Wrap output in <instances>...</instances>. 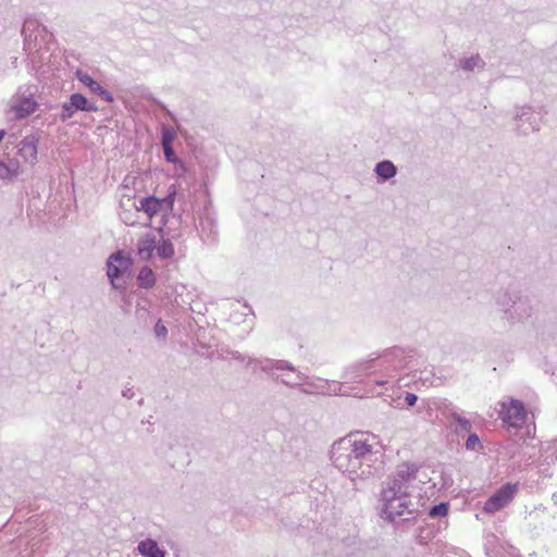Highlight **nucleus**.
Instances as JSON below:
<instances>
[{"mask_svg":"<svg viewBox=\"0 0 557 557\" xmlns=\"http://www.w3.org/2000/svg\"><path fill=\"white\" fill-rule=\"evenodd\" d=\"M414 354L416 351L413 348L394 346L384 350V352L377 357L370 358L369 360L360 361L351 366L347 370V373H351L352 377H359L363 374H368L372 369L379 367L386 374H392L405 369L413 358Z\"/></svg>","mask_w":557,"mask_h":557,"instance_id":"nucleus-3","label":"nucleus"},{"mask_svg":"<svg viewBox=\"0 0 557 557\" xmlns=\"http://www.w3.org/2000/svg\"><path fill=\"white\" fill-rule=\"evenodd\" d=\"M164 158L169 163L177 164L180 162L178 157L176 156L173 145L162 146Z\"/></svg>","mask_w":557,"mask_h":557,"instance_id":"nucleus-26","label":"nucleus"},{"mask_svg":"<svg viewBox=\"0 0 557 557\" xmlns=\"http://www.w3.org/2000/svg\"><path fill=\"white\" fill-rule=\"evenodd\" d=\"M232 359L237 361H244L246 358L244 355H242L239 351L233 350L230 352Z\"/></svg>","mask_w":557,"mask_h":557,"instance_id":"nucleus-37","label":"nucleus"},{"mask_svg":"<svg viewBox=\"0 0 557 557\" xmlns=\"http://www.w3.org/2000/svg\"><path fill=\"white\" fill-rule=\"evenodd\" d=\"M448 512V505L446 503H441L435 505L429 509V516L432 518L445 517Z\"/></svg>","mask_w":557,"mask_h":557,"instance_id":"nucleus-25","label":"nucleus"},{"mask_svg":"<svg viewBox=\"0 0 557 557\" xmlns=\"http://www.w3.org/2000/svg\"><path fill=\"white\" fill-rule=\"evenodd\" d=\"M276 370H287L290 372H295V367L286 360H276Z\"/></svg>","mask_w":557,"mask_h":557,"instance_id":"nucleus-31","label":"nucleus"},{"mask_svg":"<svg viewBox=\"0 0 557 557\" xmlns=\"http://www.w3.org/2000/svg\"><path fill=\"white\" fill-rule=\"evenodd\" d=\"M154 250L162 260L171 259L174 256V246L169 238L161 237L159 242L156 240Z\"/></svg>","mask_w":557,"mask_h":557,"instance_id":"nucleus-23","label":"nucleus"},{"mask_svg":"<svg viewBox=\"0 0 557 557\" xmlns=\"http://www.w3.org/2000/svg\"><path fill=\"white\" fill-rule=\"evenodd\" d=\"M499 406L498 414L505 423L513 428H521L525 423L527 412L522 401L510 398Z\"/></svg>","mask_w":557,"mask_h":557,"instance_id":"nucleus-10","label":"nucleus"},{"mask_svg":"<svg viewBox=\"0 0 557 557\" xmlns=\"http://www.w3.org/2000/svg\"><path fill=\"white\" fill-rule=\"evenodd\" d=\"M175 137H176V133L172 127L164 126V125L162 126L161 146L173 145Z\"/></svg>","mask_w":557,"mask_h":557,"instance_id":"nucleus-24","label":"nucleus"},{"mask_svg":"<svg viewBox=\"0 0 557 557\" xmlns=\"http://www.w3.org/2000/svg\"><path fill=\"white\" fill-rule=\"evenodd\" d=\"M432 472L428 467L414 462H403L396 467L392 474L391 487H421L431 482Z\"/></svg>","mask_w":557,"mask_h":557,"instance_id":"nucleus-4","label":"nucleus"},{"mask_svg":"<svg viewBox=\"0 0 557 557\" xmlns=\"http://www.w3.org/2000/svg\"><path fill=\"white\" fill-rule=\"evenodd\" d=\"M39 137L36 134L26 135L17 146V153L26 163L37 162Z\"/></svg>","mask_w":557,"mask_h":557,"instance_id":"nucleus-12","label":"nucleus"},{"mask_svg":"<svg viewBox=\"0 0 557 557\" xmlns=\"http://www.w3.org/2000/svg\"><path fill=\"white\" fill-rule=\"evenodd\" d=\"M502 487H506V488L517 487V484H512V483L508 482V483H505L504 485H502Z\"/></svg>","mask_w":557,"mask_h":557,"instance_id":"nucleus-38","label":"nucleus"},{"mask_svg":"<svg viewBox=\"0 0 557 557\" xmlns=\"http://www.w3.org/2000/svg\"><path fill=\"white\" fill-rule=\"evenodd\" d=\"M516 490H497L484 504V511L494 513L506 507L515 497Z\"/></svg>","mask_w":557,"mask_h":557,"instance_id":"nucleus-14","label":"nucleus"},{"mask_svg":"<svg viewBox=\"0 0 557 557\" xmlns=\"http://www.w3.org/2000/svg\"><path fill=\"white\" fill-rule=\"evenodd\" d=\"M154 333L158 337H165L168 334V329L164 324H162L161 320H159L154 325Z\"/></svg>","mask_w":557,"mask_h":557,"instance_id":"nucleus-32","label":"nucleus"},{"mask_svg":"<svg viewBox=\"0 0 557 557\" xmlns=\"http://www.w3.org/2000/svg\"><path fill=\"white\" fill-rule=\"evenodd\" d=\"M418 401V396L413 393H409L407 392L406 395H405V404L408 406V407H412L417 404Z\"/></svg>","mask_w":557,"mask_h":557,"instance_id":"nucleus-34","label":"nucleus"},{"mask_svg":"<svg viewBox=\"0 0 557 557\" xmlns=\"http://www.w3.org/2000/svg\"><path fill=\"white\" fill-rule=\"evenodd\" d=\"M297 379H298V381L281 379V383H283L284 385L290 386V387H295V386H299L301 384V382H305L307 380V376L301 373H298Z\"/></svg>","mask_w":557,"mask_h":557,"instance_id":"nucleus-30","label":"nucleus"},{"mask_svg":"<svg viewBox=\"0 0 557 557\" xmlns=\"http://www.w3.org/2000/svg\"><path fill=\"white\" fill-rule=\"evenodd\" d=\"M485 549L488 557H517V549L502 542L495 534H487L485 536Z\"/></svg>","mask_w":557,"mask_h":557,"instance_id":"nucleus-11","label":"nucleus"},{"mask_svg":"<svg viewBox=\"0 0 557 557\" xmlns=\"http://www.w3.org/2000/svg\"><path fill=\"white\" fill-rule=\"evenodd\" d=\"M122 395L125 398L132 399L135 396V392H134L133 387H125L122 392Z\"/></svg>","mask_w":557,"mask_h":557,"instance_id":"nucleus-36","label":"nucleus"},{"mask_svg":"<svg viewBox=\"0 0 557 557\" xmlns=\"http://www.w3.org/2000/svg\"><path fill=\"white\" fill-rule=\"evenodd\" d=\"M374 172L383 181H388L396 175L397 168L392 161L383 160L376 163Z\"/></svg>","mask_w":557,"mask_h":557,"instance_id":"nucleus-21","label":"nucleus"},{"mask_svg":"<svg viewBox=\"0 0 557 557\" xmlns=\"http://www.w3.org/2000/svg\"><path fill=\"white\" fill-rule=\"evenodd\" d=\"M156 249V236L151 233L145 234L137 242V252L140 259L150 260Z\"/></svg>","mask_w":557,"mask_h":557,"instance_id":"nucleus-17","label":"nucleus"},{"mask_svg":"<svg viewBox=\"0 0 557 557\" xmlns=\"http://www.w3.org/2000/svg\"><path fill=\"white\" fill-rule=\"evenodd\" d=\"M248 367H252L253 369L260 368L263 372L270 373L271 376L278 381V376H275L273 371L276 370V360L275 359H256L248 358L247 362Z\"/></svg>","mask_w":557,"mask_h":557,"instance_id":"nucleus-20","label":"nucleus"},{"mask_svg":"<svg viewBox=\"0 0 557 557\" xmlns=\"http://www.w3.org/2000/svg\"><path fill=\"white\" fill-rule=\"evenodd\" d=\"M448 418L451 419L456 423L455 433L460 435L467 432H470L472 429V424L470 420L461 416L459 412L453 410L449 412Z\"/></svg>","mask_w":557,"mask_h":557,"instance_id":"nucleus-22","label":"nucleus"},{"mask_svg":"<svg viewBox=\"0 0 557 557\" xmlns=\"http://www.w3.org/2000/svg\"><path fill=\"white\" fill-rule=\"evenodd\" d=\"M465 447L467 450H475L476 447H481V441L478 434L470 433L465 443Z\"/></svg>","mask_w":557,"mask_h":557,"instance_id":"nucleus-27","label":"nucleus"},{"mask_svg":"<svg viewBox=\"0 0 557 557\" xmlns=\"http://www.w3.org/2000/svg\"><path fill=\"white\" fill-rule=\"evenodd\" d=\"M132 265V258L122 250L115 251L109 257L107 261V275L113 288H125V283H120V280L125 273L131 271Z\"/></svg>","mask_w":557,"mask_h":557,"instance_id":"nucleus-6","label":"nucleus"},{"mask_svg":"<svg viewBox=\"0 0 557 557\" xmlns=\"http://www.w3.org/2000/svg\"><path fill=\"white\" fill-rule=\"evenodd\" d=\"M37 107L38 104L33 95L29 94L28 96L16 95L13 98L11 109L15 113V117L22 120L32 115L37 110Z\"/></svg>","mask_w":557,"mask_h":557,"instance_id":"nucleus-13","label":"nucleus"},{"mask_svg":"<svg viewBox=\"0 0 557 557\" xmlns=\"http://www.w3.org/2000/svg\"><path fill=\"white\" fill-rule=\"evenodd\" d=\"M331 463L354 484L364 483L380 473L382 446L369 432H351L336 440L329 450Z\"/></svg>","mask_w":557,"mask_h":557,"instance_id":"nucleus-1","label":"nucleus"},{"mask_svg":"<svg viewBox=\"0 0 557 557\" xmlns=\"http://www.w3.org/2000/svg\"><path fill=\"white\" fill-rule=\"evenodd\" d=\"M495 304L502 320L509 325L523 323L535 313L533 299L518 289L499 290L495 295Z\"/></svg>","mask_w":557,"mask_h":557,"instance_id":"nucleus-2","label":"nucleus"},{"mask_svg":"<svg viewBox=\"0 0 557 557\" xmlns=\"http://www.w3.org/2000/svg\"><path fill=\"white\" fill-rule=\"evenodd\" d=\"M131 212H124L122 215H121V219L122 221L127 224V225H134L136 223V221L132 220L131 219Z\"/></svg>","mask_w":557,"mask_h":557,"instance_id":"nucleus-35","label":"nucleus"},{"mask_svg":"<svg viewBox=\"0 0 557 557\" xmlns=\"http://www.w3.org/2000/svg\"><path fill=\"white\" fill-rule=\"evenodd\" d=\"M7 132L4 129H1L0 131V143L2 141V139L4 138Z\"/></svg>","mask_w":557,"mask_h":557,"instance_id":"nucleus-40","label":"nucleus"},{"mask_svg":"<svg viewBox=\"0 0 557 557\" xmlns=\"http://www.w3.org/2000/svg\"><path fill=\"white\" fill-rule=\"evenodd\" d=\"M200 227H201L202 232H205L206 228H209V233L210 234H212V235L215 234L213 221L209 216L201 218V220H200Z\"/></svg>","mask_w":557,"mask_h":557,"instance_id":"nucleus-29","label":"nucleus"},{"mask_svg":"<svg viewBox=\"0 0 557 557\" xmlns=\"http://www.w3.org/2000/svg\"><path fill=\"white\" fill-rule=\"evenodd\" d=\"M430 487L435 488L436 487V483H433Z\"/></svg>","mask_w":557,"mask_h":557,"instance_id":"nucleus-41","label":"nucleus"},{"mask_svg":"<svg viewBox=\"0 0 557 557\" xmlns=\"http://www.w3.org/2000/svg\"><path fill=\"white\" fill-rule=\"evenodd\" d=\"M175 197L176 186L172 184L169 186L164 198H157L154 196L144 197L140 199L139 206L136 207V210L145 212L151 219L163 211H172Z\"/></svg>","mask_w":557,"mask_h":557,"instance_id":"nucleus-8","label":"nucleus"},{"mask_svg":"<svg viewBox=\"0 0 557 557\" xmlns=\"http://www.w3.org/2000/svg\"><path fill=\"white\" fill-rule=\"evenodd\" d=\"M13 178H15V176L12 170H10V166H7V162L0 160V180L12 181Z\"/></svg>","mask_w":557,"mask_h":557,"instance_id":"nucleus-28","label":"nucleus"},{"mask_svg":"<svg viewBox=\"0 0 557 557\" xmlns=\"http://www.w3.org/2000/svg\"><path fill=\"white\" fill-rule=\"evenodd\" d=\"M136 280L138 287L150 289L156 285L157 277L152 269L145 265L139 270Z\"/></svg>","mask_w":557,"mask_h":557,"instance_id":"nucleus-19","label":"nucleus"},{"mask_svg":"<svg viewBox=\"0 0 557 557\" xmlns=\"http://www.w3.org/2000/svg\"><path fill=\"white\" fill-rule=\"evenodd\" d=\"M542 110L529 106L519 108L515 115L516 133L519 136H527L530 133L539 132L543 122Z\"/></svg>","mask_w":557,"mask_h":557,"instance_id":"nucleus-7","label":"nucleus"},{"mask_svg":"<svg viewBox=\"0 0 557 557\" xmlns=\"http://www.w3.org/2000/svg\"><path fill=\"white\" fill-rule=\"evenodd\" d=\"M382 500L381 516L389 521L416 511L414 504L410 502L409 495L404 490H382Z\"/></svg>","mask_w":557,"mask_h":557,"instance_id":"nucleus-5","label":"nucleus"},{"mask_svg":"<svg viewBox=\"0 0 557 557\" xmlns=\"http://www.w3.org/2000/svg\"><path fill=\"white\" fill-rule=\"evenodd\" d=\"M137 552L144 557H165L166 552L161 548L157 541L152 539H146L137 544Z\"/></svg>","mask_w":557,"mask_h":557,"instance_id":"nucleus-16","label":"nucleus"},{"mask_svg":"<svg viewBox=\"0 0 557 557\" xmlns=\"http://www.w3.org/2000/svg\"><path fill=\"white\" fill-rule=\"evenodd\" d=\"M78 111L97 112L98 107L94 102H90L85 95L74 92L69 97L67 101L62 103L58 116L60 121L66 122Z\"/></svg>","mask_w":557,"mask_h":557,"instance_id":"nucleus-9","label":"nucleus"},{"mask_svg":"<svg viewBox=\"0 0 557 557\" xmlns=\"http://www.w3.org/2000/svg\"><path fill=\"white\" fill-rule=\"evenodd\" d=\"M552 500L554 502V504L556 505L557 507V492H555L553 495H552Z\"/></svg>","mask_w":557,"mask_h":557,"instance_id":"nucleus-39","label":"nucleus"},{"mask_svg":"<svg viewBox=\"0 0 557 557\" xmlns=\"http://www.w3.org/2000/svg\"><path fill=\"white\" fill-rule=\"evenodd\" d=\"M7 166H10V170H12V173L15 177L20 174V162L17 160L11 159L9 162H7Z\"/></svg>","mask_w":557,"mask_h":557,"instance_id":"nucleus-33","label":"nucleus"},{"mask_svg":"<svg viewBox=\"0 0 557 557\" xmlns=\"http://www.w3.org/2000/svg\"><path fill=\"white\" fill-rule=\"evenodd\" d=\"M485 61L481 58L479 53L468 58H461L457 63V66L465 72H472L475 69L482 71L485 69Z\"/></svg>","mask_w":557,"mask_h":557,"instance_id":"nucleus-18","label":"nucleus"},{"mask_svg":"<svg viewBox=\"0 0 557 557\" xmlns=\"http://www.w3.org/2000/svg\"><path fill=\"white\" fill-rule=\"evenodd\" d=\"M76 78L89 89L90 92L98 95L102 100L108 103L113 102L112 94L103 88L97 81H95L89 74L77 70L75 73Z\"/></svg>","mask_w":557,"mask_h":557,"instance_id":"nucleus-15","label":"nucleus"}]
</instances>
